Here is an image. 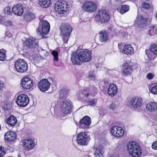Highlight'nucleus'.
<instances>
[{"mask_svg":"<svg viewBox=\"0 0 157 157\" xmlns=\"http://www.w3.org/2000/svg\"><path fill=\"white\" fill-rule=\"evenodd\" d=\"M129 154L133 157H138L140 155L141 148L138 144L134 141H130L127 146Z\"/></svg>","mask_w":157,"mask_h":157,"instance_id":"nucleus-1","label":"nucleus"},{"mask_svg":"<svg viewBox=\"0 0 157 157\" xmlns=\"http://www.w3.org/2000/svg\"><path fill=\"white\" fill-rule=\"evenodd\" d=\"M60 110L64 114L59 113L57 114V118L59 119H63L65 114H67L70 113L72 109L71 101L69 100H65L63 101L60 104Z\"/></svg>","mask_w":157,"mask_h":157,"instance_id":"nucleus-2","label":"nucleus"},{"mask_svg":"<svg viewBox=\"0 0 157 157\" xmlns=\"http://www.w3.org/2000/svg\"><path fill=\"white\" fill-rule=\"evenodd\" d=\"M50 26L49 23L46 20H44L40 23L36 30V33L38 35L40 36L42 38H46L44 34H47L49 32Z\"/></svg>","mask_w":157,"mask_h":157,"instance_id":"nucleus-3","label":"nucleus"},{"mask_svg":"<svg viewBox=\"0 0 157 157\" xmlns=\"http://www.w3.org/2000/svg\"><path fill=\"white\" fill-rule=\"evenodd\" d=\"M67 2L64 0H61L57 1L55 3L54 9L58 13L61 14L67 11Z\"/></svg>","mask_w":157,"mask_h":157,"instance_id":"nucleus-4","label":"nucleus"},{"mask_svg":"<svg viewBox=\"0 0 157 157\" xmlns=\"http://www.w3.org/2000/svg\"><path fill=\"white\" fill-rule=\"evenodd\" d=\"M95 20L99 23L100 21L101 23H104L109 19V16L105 10L99 11L95 17Z\"/></svg>","mask_w":157,"mask_h":157,"instance_id":"nucleus-5","label":"nucleus"},{"mask_svg":"<svg viewBox=\"0 0 157 157\" xmlns=\"http://www.w3.org/2000/svg\"><path fill=\"white\" fill-rule=\"evenodd\" d=\"M15 102L18 106L24 107L27 106L29 103V99L27 95L22 94L17 97Z\"/></svg>","mask_w":157,"mask_h":157,"instance_id":"nucleus-6","label":"nucleus"},{"mask_svg":"<svg viewBox=\"0 0 157 157\" xmlns=\"http://www.w3.org/2000/svg\"><path fill=\"white\" fill-rule=\"evenodd\" d=\"M15 66L16 69L18 72H24L28 69L27 64L23 59L17 60L15 62Z\"/></svg>","mask_w":157,"mask_h":157,"instance_id":"nucleus-7","label":"nucleus"},{"mask_svg":"<svg viewBox=\"0 0 157 157\" xmlns=\"http://www.w3.org/2000/svg\"><path fill=\"white\" fill-rule=\"evenodd\" d=\"M89 138L86 132H80L77 135L76 142L79 145H86L88 143Z\"/></svg>","mask_w":157,"mask_h":157,"instance_id":"nucleus-8","label":"nucleus"},{"mask_svg":"<svg viewBox=\"0 0 157 157\" xmlns=\"http://www.w3.org/2000/svg\"><path fill=\"white\" fill-rule=\"evenodd\" d=\"M142 100L141 98L138 97L133 98L130 99L128 102V105L134 109L139 108L141 105Z\"/></svg>","mask_w":157,"mask_h":157,"instance_id":"nucleus-9","label":"nucleus"},{"mask_svg":"<svg viewBox=\"0 0 157 157\" xmlns=\"http://www.w3.org/2000/svg\"><path fill=\"white\" fill-rule=\"evenodd\" d=\"M79 55L82 62H89L92 58L90 51L87 50L80 52L79 53Z\"/></svg>","mask_w":157,"mask_h":157,"instance_id":"nucleus-10","label":"nucleus"},{"mask_svg":"<svg viewBox=\"0 0 157 157\" xmlns=\"http://www.w3.org/2000/svg\"><path fill=\"white\" fill-rule=\"evenodd\" d=\"M97 5L93 2L88 1L85 2L83 6L84 10L88 13L94 12L97 9Z\"/></svg>","mask_w":157,"mask_h":157,"instance_id":"nucleus-11","label":"nucleus"},{"mask_svg":"<svg viewBox=\"0 0 157 157\" xmlns=\"http://www.w3.org/2000/svg\"><path fill=\"white\" fill-rule=\"evenodd\" d=\"M22 145L24 148L27 151L33 149L36 146V143L34 139H26L22 141Z\"/></svg>","mask_w":157,"mask_h":157,"instance_id":"nucleus-12","label":"nucleus"},{"mask_svg":"<svg viewBox=\"0 0 157 157\" xmlns=\"http://www.w3.org/2000/svg\"><path fill=\"white\" fill-rule=\"evenodd\" d=\"M49 82L46 79H42L40 81L38 86L42 91L45 92L48 90L50 87Z\"/></svg>","mask_w":157,"mask_h":157,"instance_id":"nucleus-13","label":"nucleus"},{"mask_svg":"<svg viewBox=\"0 0 157 157\" xmlns=\"http://www.w3.org/2000/svg\"><path fill=\"white\" fill-rule=\"evenodd\" d=\"M110 130L113 135L116 137H121L124 133V130L121 127L118 126L113 127Z\"/></svg>","mask_w":157,"mask_h":157,"instance_id":"nucleus-14","label":"nucleus"},{"mask_svg":"<svg viewBox=\"0 0 157 157\" xmlns=\"http://www.w3.org/2000/svg\"><path fill=\"white\" fill-rule=\"evenodd\" d=\"M91 121L90 117L87 116H85L79 121L80 127L81 128H86L88 127L91 124Z\"/></svg>","mask_w":157,"mask_h":157,"instance_id":"nucleus-15","label":"nucleus"},{"mask_svg":"<svg viewBox=\"0 0 157 157\" xmlns=\"http://www.w3.org/2000/svg\"><path fill=\"white\" fill-rule=\"evenodd\" d=\"M150 51L149 50L146 51V53L149 59H152L155 57L154 55H157V45H151L150 47Z\"/></svg>","mask_w":157,"mask_h":157,"instance_id":"nucleus-16","label":"nucleus"},{"mask_svg":"<svg viewBox=\"0 0 157 157\" xmlns=\"http://www.w3.org/2000/svg\"><path fill=\"white\" fill-rule=\"evenodd\" d=\"M23 6L21 4H17L14 5L12 8V12L15 15L21 16L24 12Z\"/></svg>","mask_w":157,"mask_h":157,"instance_id":"nucleus-17","label":"nucleus"},{"mask_svg":"<svg viewBox=\"0 0 157 157\" xmlns=\"http://www.w3.org/2000/svg\"><path fill=\"white\" fill-rule=\"evenodd\" d=\"M38 42L37 40L33 38H30L26 41L25 45L29 48H33L38 47Z\"/></svg>","mask_w":157,"mask_h":157,"instance_id":"nucleus-18","label":"nucleus"},{"mask_svg":"<svg viewBox=\"0 0 157 157\" xmlns=\"http://www.w3.org/2000/svg\"><path fill=\"white\" fill-rule=\"evenodd\" d=\"M60 29L63 35H69L72 30L71 26L67 24L62 25Z\"/></svg>","mask_w":157,"mask_h":157,"instance_id":"nucleus-19","label":"nucleus"},{"mask_svg":"<svg viewBox=\"0 0 157 157\" xmlns=\"http://www.w3.org/2000/svg\"><path fill=\"white\" fill-rule=\"evenodd\" d=\"M33 82L29 78L26 77L22 79L21 85L24 88L29 89L33 86Z\"/></svg>","mask_w":157,"mask_h":157,"instance_id":"nucleus-20","label":"nucleus"},{"mask_svg":"<svg viewBox=\"0 0 157 157\" xmlns=\"http://www.w3.org/2000/svg\"><path fill=\"white\" fill-rule=\"evenodd\" d=\"M15 132L12 131L6 132L4 135V139L6 141L8 142L14 141L16 138Z\"/></svg>","mask_w":157,"mask_h":157,"instance_id":"nucleus-21","label":"nucleus"},{"mask_svg":"<svg viewBox=\"0 0 157 157\" xmlns=\"http://www.w3.org/2000/svg\"><path fill=\"white\" fill-rule=\"evenodd\" d=\"M117 86L114 84H110L108 90L109 95L111 97H114L117 93Z\"/></svg>","mask_w":157,"mask_h":157,"instance_id":"nucleus-22","label":"nucleus"},{"mask_svg":"<svg viewBox=\"0 0 157 157\" xmlns=\"http://www.w3.org/2000/svg\"><path fill=\"white\" fill-rule=\"evenodd\" d=\"M108 33L106 31H101L99 33V39L102 43L106 42L109 39Z\"/></svg>","mask_w":157,"mask_h":157,"instance_id":"nucleus-23","label":"nucleus"},{"mask_svg":"<svg viewBox=\"0 0 157 157\" xmlns=\"http://www.w3.org/2000/svg\"><path fill=\"white\" fill-rule=\"evenodd\" d=\"M17 122L16 117L13 115L10 116L6 120L7 124L10 126L13 127Z\"/></svg>","mask_w":157,"mask_h":157,"instance_id":"nucleus-24","label":"nucleus"},{"mask_svg":"<svg viewBox=\"0 0 157 157\" xmlns=\"http://www.w3.org/2000/svg\"><path fill=\"white\" fill-rule=\"evenodd\" d=\"M123 73L125 75L129 74L132 73L133 71L132 67L128 65V64L126 63L123 65Z\"/></svg>","mask_w":157,"mask_h":157,"instance_id":"nucleus-25","label":"nucleus"},{"mask_svg":"<svg viewBox=\"0 0 157 157\" xmlns=\"http://www.w3.org/2000/svg\"><path fill=\"white\" fill-rule=\"evenodd\" d=\"M123 52L126 55H131L133 53L134 50L131 45L128 44L124 46L123 48Z\"/></svg>","mask_w":157,"mask_h":157,"instance_id":"nucleus-26","label":"nucleus"},{"mask_svg":"<svg viewBox=\"0 0 157 157\" xmlns=\"http://www.w3.org/2000/svg\"><path fill=\"white\" fill-rule=\"evenodd\" d=\"M79 56V53L78 54L74 53L72 55L71 60L73 63L78 65L81 64L82 61Z\"/></svg>","mask_w":157,"mask_h":157,"instance_id":"nucleus-27","label":"nucleus"},{"mask_svg":"<svg viewBox=\"0 0 157 157\" xmlns=\"http://www.w3.org/2000/svg\"><path fill=\"white\" fill-rule=\"evenodd\" d=\"M146 22V20L143 16L140 15H138L135 21V24L138 26L145 24Z\"/></svg>","mask_w":157,"mask_h":157,"instance_id":"nucleus-28","label":"nucleus"},{"mask_svg":"<svg viewBox=\"0 0 157 157\" xmlns=\"http://www.w3.org/2000/svg\"><path fill=\"white\" fill-rule=\"evenodd\" d=\"M36 17L35 14L33 13L28 12L24 15V18L27 21H30Z\"/></svg>","mask_w":157,"mask_h":157,"instance_id":"nucleus-29","label":"nucleus"},{"mask_svg":"<svg viewBox=\"0 0 157 157\" xmlns=\"http://www.w3.org/2000/svg\"><path fill=\"white\" fill-rule=\"evenodd\" d=\"M93 149L94 150V157H103L102 151L101 148H96L94 146Z\"/></svg>","mask_w":157,"mask_h":157,"instance_id":"nucleus-30","label":"nucleus"},{"mask_svg":"<svg viewBox=\"0 0 157 157\" xmlns=\"http://www.w3.org/2000/svg\"><path fill=\"white\" fill-rule=\"evenodd\" d=\"M38 3L42 7L46 8L50 5V0H38Z\"/></svg>","mask_w":157,"mask_h":157,"instance_id":"nucleus-31","label":"nucleus"},{"mask_svg":"<svg viewBox=\"0 0 157 157\" xmlns=\"http://www.w3.org/2000/svg\"><path fill=\"white\" fill-rule=\"evenodd\" d=\"M146 108L149 111H154L156 109H157V104L154 102H150L147 105Z\"/></svg>","mask_w":157,"mask_h":157,"instance_id":"nucleus-32","label":"nucleus"},{"mask_svg":"<svg viewBox=\"0 0 157 157\" xmlns=\"http://www.w3.org/2000/svg\"><path fill=\"white\" fill-rule=\"evenodd\" d=\"M156 28L155 26H152V27L150 28L147 34L150 36L155 35L157 32Z\"/></svg>","mask_w":157,"mask_h":157,"instance_id":"nucleus-33","label":"nucleus"},{"mask_svg":"<svg viewBox=\"0 0 157 157\" xmlns=\"http://www.w3.org/2000/svg\"><path fill=\"white\" fill-rule=\"evenodd\" d=\"M129 6L128 5H124L122 6L120 12L121 14H123L128 11L129 10Z\"/></svg>","mask_w":157,"mask_h":157,"instance_id":"nucleus-34","label":"nucleus"},{"mask_svg":"<svg viewBox=\"0 0 157 157\" xmlns=\"http://www.w3.org/2000/svg\"><path fill=\"white\" fill-rule=\"evenodd\" d=\"M90 93L92 94H95L97 91V89L94 85L91 86L89 89H88Z\"/></svg>","mask_w":157,"mask_h":157,"instance_id":"nucleus-35","label":"nucleus"},{"mask_svg":"<svg viewBox=\"0 0 157 157\" xmlns=\"http://www.w3.org/2000/svg\"><path fill=\"white\" fill-rule=\"evenodd\" d=\"M88 77L90 79L94 80L95 78V74L94 72L93 71H90Z\"/></svg>","mask_w":157,"mask_h":157,"instance_id":"nucleus-36","label":"nucleus"},{"mask_svg":"<svg viewBox=\"0 0 157 157\" xmlns=\"http://www.w3.org/2000/svg\"><path fill=\"white\" fill-rule=\"evenodd\" d=\"M60 98L63 99L66 97L67 94L66 91L64 90H61L60 92Z\"/></svg>","mask_w":157,"mask_h":157,"instance_id":"nucleus-37","label":"nucleus"},{"mask_svg":"<svg viewBox=\"0 0 157 157\" xmlns=\"http://www.w3.org/2000/svg\"><path fill=\"white\" fill-rule=\"evenodd\" d=\"M97 102V100L96 99H93L90 101H87L86 102L89 105L94 106L96 105Z\"/></svg>","mask_w":157,"mask_h":157,"instance_id":"nucleus-38","label":"nucleus"},{"mask_svg":"<svg viewBox=\"0 0 157 157\" xmlns=\"http://www.w3.org/2000/svg\"><path fill=\"white\" fill-rule=\"evenodd\" d=\"M52 54L54 57V60L55 61H57L58 60V52L56 51H54L52 52Z\"/></svg>","mask_w":157,"mask_h":157,"instance_id":"nucleus-39","label":"nucleus"},{"mask_svg":"<svg viewBox=\"0 0 157 157\" xmlns=\"http://www.w3.org/2000/svg\"><path fill=\"white\" fill-rule=\"evenodd\" d=\"M6 55L5 53L0 51V60L3 61L6 59Z\"/></svg>","mask_w":157,"mask_h":157,"instance_id":"nucleus-40","label":"nucleus"},{"mask_svg":"<svg viewBox=\"0 0 157 157\" xmlns=\"http://www.w3.org/2000/svg\"><path fill=\"white\" fill-rule=\"evenodd\" d=\"M4 12L6 15L10 14L11 13L10 8L7 6L4 8Z\"/></svg>","mask_w":157,"mask_h":157,"instance_id":"nucleus-41","label":"nucleus"},{"mask_svg":"<svg viewBox=\"0 0 157 157\" xmlns=\"http://www.w3.org/2000/svg\"><path fill=\"white\" fill-rule=\"evenodd\" d=\"M109 107L110 109L114 110L117 108V106L114 103H112L109 105Z\"/></svg>","mask_w":157,"mask_h":157,"instance_id":"nucleus-42","label":"nucleus"},{"mask_svg":"<svg viewBox=\"0 0 157 157\" xmlns=\"http://www.w3.org/2000/svg\"><path fill=\"white\" fill-rule=\"evenodd\" d=\"M151 93L154 94H157V84H155L151 88Z\"/></svg>","mask_w":157,"mask_h":157,"instance_id":"nucleus-43","label":"nucleus"},{"mask_svg":"<svg viewBox=\"0 0 157 157\" xmlns=\"http://www.w3.org/2000/svg\"><path fill=\"white\" fill-rule=\"evenodd\" d=\"M84 92L82 93V92H80L79 95V98L81 100H85V98L87 97L86 95V94H83Z\"/></svg>","mask_w":157,"mask_h":157,"instance_id":"nucleus-44","label":"nucleus"},{"mask_svg":"<svg viewBox=\"0 0 157 157\" xmlns=\"http://www.w3.org/2000/svg\"><path fill=\"white\" fill-rule=\"evenodd\" d=\"M142 6L144 8L148 9L150 8L151 5L149 3L145 2H143Z\"/></svg>","mask_w":157,"mask_h":157,"instance_id":"nucleus-45","label":"nucleus"},{"mask_svg":"<svg viewBox=\"0 0 157 157\" xmlns=\"http://www.w3.org/2000/svg\"><path fill=\"white\" fill-rule=\"evenodd\" d=\"M3 24L7 26H11L12 25V22L9 20H7L4 22Z\"/></svg>","mask_w":157,"mask_h":157,"instance_id":"nucleus-46","label":"nucleus"},{"mask_svg":"<svg viewBox=\"0 0 157 157\" xmlns=\"http://www.w3.org/2000/svg\"><path fill=\"white\" fill-rule=\"evenodd\" d=\"M40 52L41 55L47 56L48 55L47 51L42 49L40 50Z\"/></svg>","mask_w":157,"mask_h":157,"instance_id":"nucleus-47","label":"nucleus"},{"mask_svg":"<svg viewBox=\"0 0 157 157\" xmlns=\"http://www.w3.org/2000/svg\"><path fill=\"white\" fill-rule=\"evenodd\" d=\"M152 148L154 150H157V141L154 142L152 145Z\"/></svg>","mask_w":157,"mask_h":157,"instance_id":"nucleus-48","label":"nucleus"},{"mask_svg":"<svg viewBox=\"0 0 157 157\" xmlns=\"http://www.w3.org/2000/svg\"><path fill=\"white\" fill-rule=\"evenodd\" d=\"M63 40L64 42L67 43L68 40V36L69 35H63Z\"/></svg>","mask_w":157,"mask_h":157,"instance_id":"nucleus-49","label":"nucleus"},{"mask_svg":"<svg viewBox=\"0 0 157 157\" xmlns=\"http://www.w3.org/2000/svg\"><path fill=\"white\" fill-rule=\"evenodd\" d=\"M89 90L88 88H86V89L83 90L82 92V93L84 92V94H86V95L87 97L89 94Z\"/></svg>","mask_w":157,"mask_h":157,"instance_id":"nucleus-50","label":"nucleus"},{"mask_svg":"<svg viewBox=\"0 0 157 157\" xmlns=\"http://www.w3.org/2000/svg\"><path fill=\"white\" fill-rule=\"evenodd\" d=\"M147 78L149 79H151L153 77V75L151 73H149L147 75Z\"/></svg>","mask_w":157,"mask_h":157,"instance_id":"nucleus-51","label":"nucleus"},{"mask_svg":"<svg viewBox=\"0 0 157 157\" xmlns=\"http://www.w3.org/2000/svg\"><path fill=\"white\" fill-rule=\"evenodd\" d=\"M5 153L4 151H3L2 149L0 147V157H3Z\"/></svg>","mask_w":157,"mask_h":157,"instance_id":"nucleus-52","label":"nucleus"},{"mask_svg":"<svg viewBox=\"0 0 157 157\" xmlns=\"http://www.w3.org/2000/svg\"><path fill=\"white\" fill-rule=\"evenodd\" d=\"M110 157H119V155L116 153H113L112 154H111Z\"/></svg>","mask_w":157,"mask_h":157,"instance_id":"nucleus-53","label":"nucleus"},{"mask_svg":"<svg viewBox=\"0 0 157 157\" xmlns=\"http://www.w3.org/2000/svg\"><path fill=\"white\" fill-rule=\"evenodd\" d=\"M4 87V84L2 83V82L0 80V90L2 89Z\"/></svg>","mask_w":157,"mask_h":157,"instance_id":"nucleus-54","label":"nucleus"},{"mask_svg":"<svg viewBox=\"0 0 157 157\" xmlns=\"http://www.w3.org/2000/svg\"><path fill=\"white\" fill-rule=\"evenodd\" d=\"M2 17L0 15V22L2 21Z\"/></svg>","mask_w":157,"mask_h":157,"instance_id":"nucleus-55","label":"nucleus"},{"mask_svg":"<svg viewBox=\"0 0 157 157\" xmlns=\"http://www.w3.org/2000/svg\"><path fill=\"white\" fill-rule=\"evenodd\" d=\"M148 0H143V1L144 2H147L148 1Z\"/></svg>","mask_w":157,"mask_h":157,"instance_id":"nucleus-56","label":"nucleus"},{"mask_svg":"<svg viewBox=\"0 0 157 157\" xmlns=\"http://www.w3.org/2000/svg\"><path fill=\"white\" fill-rule=\"evenodd\" d=\"M121 45V44L118 45V48H120V47Z\"/></svg>","mask_w":157,"mask_h":157,"instance_id":"nucleus-57","label":"nucleus"},{"mask_svg":"<svg viewBox=\"0 0 157 157\" xmlns=\"http://www.w3.org/2000/svg\"><path fill=\"white\" fill-rule=\"evenodd\" d=\"M124 34L125 35H126V33H124Z\"/></svg>","mask_w":157,"mask_h":157,"instance_id":"nucleus-58","label":"nucleus"}]
</instances>
